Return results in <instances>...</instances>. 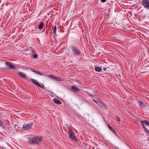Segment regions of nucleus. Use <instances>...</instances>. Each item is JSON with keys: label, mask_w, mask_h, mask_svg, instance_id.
<instances>
[{"label": "nucleus", "mask_w": 149, "mask_h": 149, "mask_svg": "<svg viewBox=\"0 0 149 149\" xmlns=\"http://www.w3.org/2000/svg\"><path fill=\"white\" fill-rule=\"evenodd\" d=\"M37 57H38V55L36 54H34L33 55V58H37Z\"/></svg>", "instance_id": "obj_23"}, {"label": "nucleus", "mask_w": 149, "mask_h": 149, "mask_svg": "<svg viewBox=\"0 0 149 149\" xmlns=\"http://www.w3.org/2000/svg\"><path fill=\"white\" fill-rule=\"evenodd\" d=\"M95 70L98 72H100L101 71L102 68L99 67H96L95 68Z\"/></svg>", "instance_id": "obj_17"}, {"label": "nucleus", "mask_w": 149, "mask_h": 149, "mask_svg": "<svg viewBox=\"0 0 149 149\" xmlns=\"http://www.w3.org/2000/svg\"><path fill=\"white\" fill-rule=\"evenodd\" d=\"M93 101L94 102H95V103H97H97H98V102H97V101H95L94 99H93Z\"/></svg>", "instance_id": "obj_26"}, {"label": "nucleus", "mask_w": 149, "mask_h": 149, "mask_svg": "<svg viewBox=\"0 0 149 149\" xmlns=\"http://www.w3.org/2000/svg\"><path fill=\"white\" fill-rule=\"evenodd\" d=\"M6 64L7 66V68H9L13 70H14L15 69L14 65L12 64H10L7 62H6Z\"/></svg>", "instance_id": "obj_6"}, {"label": "nucleus", "mask_w": 149, "mask_h": 149, "mask_svg": "<svg viewBox=\"0 0 149 149\" xmlns=\"http://www.w3.org/2000/svg\"><path fill=\"white\" fill-rule=\"evenodd\" d=\"M44 25V24L42 22L40 23V24L38 26V28L40 30L43 27Z\"/></svg>", "instance_id": "obj_16"}, {"label": "nucleus", "mask_w": 149, "mask_h": 149, "mask_svg": "<svg viewBox=\"0 0 149 149\" xmlns=\"http://www.w3.org/2000/svg\"><path fill=\"white\" fill-rule=\"evenodd\" d=\"M70 48L74 55L78 56L80 55L81 52L77 47L72 46H70Z\"/></svg>", "instance_id": "obj_2"}, {"label": "nucleus", "mask_w": 149, "mask_h": 149, "mask_svg": "<svg viewBox=\"0 0 149 149\" xmlns=\"http://www.w3.org/2000/svg\"><path fill=\"white\" fill-rule=\"evenodd\" d=\"M108 127L109 129L111 131H112L114 129L109 124L108 125Z\"/></svg>", "instance_id": "obj_22"}, {"label": "nucleus", "mask_w": 149, "mask_h": 149, "mask_svg": "<svg viewBox=\"0 0 149 149\" xmlns=\"http://www.w3.org/2000/svg\"><path fill=\"white\" fill-rule=\"evenodd\" d=\"M32 71L37 74H38L40 75H45L43 74L42 72H40L37 70H32Z\"/></svg>", "instance_id": "obj_9"}, {"label": "nucleus", "mask_w": 149, "mask_h": 149, "mask_svg": "<svg viewBox=\"0 0 149 149\" xmlns=\"http://www.w3.org/2000/svg\"><path fill=\"white\" fill-rule=\"evenodd\" d=\"M42 140V137L38 136L31 138L30 140V143L33 144H38Z\"/></svg>", "instance_id": "obj_1"}, {"label": "nucleus", "mask_w": 149, "mask_h": 149, "mask_svg": "<svg viewBox=\"0 0 149 149\" xmlns=\"http://www.w3.org/2000/svg\"><path fill=\"white\" fill-rule=\"evenodd\" d=\"M72 89L75 91H79V90L75 86H73L71 87Z\"/></svg>", "instance_id": "obj_19"}, {"label": "nucleus", "mask_w": 149, "mask_h": 149, "mask_svg": "<svg viewBox=\"0 0 149 149\" xmlns=\"http://www.w3.org/2000/svg\"><path fill=\"white\" fill-rule=\"evenodd\" d=\"M142 5L146 8L149 9V1L148 0H143Z\"/></svg>", "instance_id": "obj_5"}, {"label": "nucleus", "mask_w": 149, "mask_h": 149, "mask_svg": "<svg viewBox=\"0 0 149 149\" xmlns=\"http://www.w3.org/2000/svg\"><path fill=\"white\" fill-rule=\"evenodd\" d=\"M141 123L142 124V127H143V126H145L144 124L146 125L147 126H149V121H148L145 120L141 121Z\"/></svg>", "instance_id": "obj_7"}, {"label": "nucleus", "mask_w": 149, "mask_h": 149, "mask_svg": "<svg viewBox=\"0 0 149 149\" xmlns=\"http://www.w3.org/2000/svg\"><path fill=\"white\" fill-rule=\"evenodd\" d=\"M37 86L41 88H43L45 87L44 86L43 84L39 83Z\"/></svg>", "instance_id": "obj_18"}, {"label": "nucleus", "mask_w": 149, "mask_h": 149, "mask_svg": "<svg viewBox=\"0 0 149 149\" xmlns=\"http://www.w3.org/2000/svg\"><path fill=\"white\" fill-rule=\"evenodd\" d=\"M33 125V123L32 122L29 123L27 124H25L24 123L22 126L23 129L29 130L31 128V126Z\"/></svg>", "instance_id": "obj_4"}, {"label": "nucleus", "mask_w": 149, "mask_h": 149, "mask_svg": "<svg viewBox=\"0 0 149 149\" xmlns=\"http://www.w3.org/2000/svg\"><path fill=\"white\" fill-rule=\"evenodd\" d=\"M31 81L33 83H34L35 84H36L37 86V85L38 84V81L35 79H31Z\"/></svg>", "instance_id": "obj_15"}, {"label": "nucleus", "mask_w": 149, "mask_h": 149, "mask_svg": "<svg viewBox=\"0 0 149 149\" xmlns=\"http://www.w3.org/2000/svg\"><path fill=\"white\" fill-rule=\"evenodd\" d=\"M53 100L54 102L56 104H61V102L60 100H58L56 99H54Z\"/></svg>", "instance_id": "obj_12"}, {"label": "nucleus", "mask_w": 149, "mask_h": 149, "mask_svg": "<svg viewBox=\"0 0 149 149\" xmlns=\"http://www.w3.org/2000/svg\"><path fill=\"white\" fill-rule=\"evenodd\" d=\"M91 95V96H93L92 95Z\"/></svg>", "instance_id": "obj_30"}, {"label": "nucleus", "mask_w": 149, "mask_h": 149, "mask_svg": "<svg viewBox=\"0 0 149 149\" xmlns=\"http://www.w3.org/2000/svg\"><path fill=\"white\" fill-rule=\"evenodd\" d=\"M139 104L140 106L141 107H142L143 105V103L141 101L139 102Z\"/></svg>", "instance_id": "obj_21"}, {"label": "nucleus", "mask_w": 149, "mask_h": 149, "mask_svg": "<svg viewBox=\"0 0 149 149\" xmlns=\"http://www.w3.org/2000/svg\"><path fill=\"white\" fill-rule=\"evenodd\" d=\"M3 123L2 122L0 121V125H2Z\"/></svg>", "instance_id": "obj_29"}, {"label": "nucleus", "mask_w": 149, "mask_h": 149, "mask_svg": "<svg viewBox=\"0 0 149 149\" xmlns=\"http://www.w3.org/2000/svg\"><path fill=\"white\" fill-rule=\"evenodd\" d=\"M44 76H47L54 80V78H55V76L52 74H49L48 75L45 74L44 75Z\"/></svg>", "instance_id": "obj_11"}, {"label": "nucleus", "mask_w": 149, "mask_h": 149, "mask_svg": "<svg viewBox=\"0 0 149 149\" xmlns=\"http://www.w3.org/2000/svg\"><path fill=\"white\" fill-rule=\"evenodd\" d=\"M17 125L16 124H15L14 125V127L16 129V130L17 131H21L22 130V129H23L22 127H17Z\"/></svg>", "instance_id": "obj_10"}, {"label": "nucleus", "mask_w": 149, "mask_h": 149, "mask_svg": "<svg viewBox=\"0 0 149 149\" xmlns=\"http://www.w3.org/2000/svg\"><path fill=\"white\" fill-rule=\"evenodd\" d=\"M54 80L56 81H63V79H61L60 77H57L55 76V78H54Z\"/></svg>", "instance_id": "obj_14"}, {"label": "nucleus", "mask_w": 149, "mask_h": 149, "mask_svg": "<svg viewBox=\"0 0 149 149\" xmlns=\"http://www.w3.org/2000/svg\"><path fill=\"white\" fill-rule=\"evenodd\" d=\"M116 118L118 121H119L120 120V118L118 116H116Z\"/></svg>", "instance_id": "obj_24"}, {"label": "nucleus", "mask_w": 149, "mask_h": 149, "mask_svg": "<svg viewBox=\"0 0 149 149\" xmlns=\"http://www.w3.org/2000/svg\"><path fill=\"white\" fill-rule=\"evenodd\" d=\"M103 70H104V71H105L106 70H107V68H103Z\"/></svg>", "instance_id": "obj_27"}, {"label": "nucleus", "mask_w": 149, "mask_h": 149, "mask_svg": "<svg viewBox=\"0 0 149 149\" xmlns=\"http://www.w3.org/2000/svg\"><path fill=\"white\" fill-rule=\"evenodd\" d=\"M143 128L144 129V130L147 133L149 134V130H148L147 128H146L145 126H143Z\"/></svg>", "instance_id": "obj_20"}, {"label": "nucleus", "mask_w": 149, "mask_h": 149, "mask_svg": "<svg viewBox=\"0 0 149 149\" xmlns=\"http://www.w3.org/2000/svg\"><path fill=\"white\" fill-rule=\"evenodd\" d=\"M19 74L24 79H26L27 78L26 75L24 73L22 72H19Z\"/></svg>", "instance_id": "obj_8"}, {"label": "nucleus", "mask_w": 149, "mask_h": 149, "mask_svg": "<svg viewBox=\"0 0 149 149\" xmlns=\"http://www.w3.org/2000/svg\"><path fill=\"white\" fill-rule=\"evenodd\" d=\"M52 33H53L54 35H55L56 31V26H55L53 27V28L52 30Z\"/></svg>", "instance_id": "obj_13"}, {"label": "nucleus", "mask_w": 149, "mask_h": 149, "mask_svg": "<svg viewBox=\"0 0 149 149\" xmlns=\"http://www.w3.org/2000/svg\"><path fill=\"white\" fill-rule=\"evenodd\" d=\"M107 0H101V1L102 3H104L106 2Z\"/></svg>", "instance_id": "obj_25"}, {"label": "nucleus", "mask_w": 149, "mask_h": 149, "mask_svg": "<svg viewBox=\"0 0 149 149\" xmlns=\"http://www.w3.org/2000/svg\"><path fill=\"white\" fill-rule=\"evenodd\" d=\"M68 134L70 138L72 141H76V139L74 132L71 128L68 130Z\"/></svg>", "instance_id": "obj_3"}, {"label": "nucleus", "mask_w": 149, "mask_h": 149, "mask_svg": "<svg viewBox=\"0 0 149 149\" xmlns=\"http://www.w3.org/2000/svg\"><path fill=\"white\" fill-rule=\"evenodd\" d=\"M112 131H113L114 133H116V132L115 131V130H114V129Z\"/></svg>", "instance_id": "obj_28"}]
</instances>
